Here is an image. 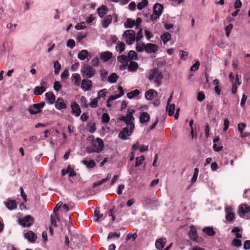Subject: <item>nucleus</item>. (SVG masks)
<instances>
[{"instance_id": "8", "label": "nucleus", "mask_w": 250, "mask_h": 250, "mask_svg": "<svg viewBox=\"0 0 250 250\" xmlns=\"http://www.w3.org/2000/svg\"><path fill=\"white\" fill-rule=\"evenodd\" d=\"M250 211V207L246 204H242L239 207L238 214L241 218H244L247 213Z\"/></svg>"}, {"instance_id": "37", "label": "nucleus", "mask_w": 250, "mask_h": 250, "mask_svg": "<svg viewBox=\"0 0 250 250\" xmlns=\"http://www.w3.org/2000/svg\"><path fill=\"white\" fill-rule=\"evenodd\" d=\"M135 112V110L133 109H128L127 111L125 117L127 119L129 120H135V118L133 116V114Z\"/></svg>"}, {"instance_id": "63", "label": "nucleus", "mask_w": 250, "mask_h": 250, "mask_svg": "<svg viewBox=\"0 0 250 250\" xmlns=\"http://www.w3.org/2000/svg\"><path fill=\"white\" fill-rule=\"evenodd\" d=\"M229 120L228 119H225L224 123V127L223 128L224 131H226L228 130L229 126Z\"/></svg>"}, {"instance_id": "55", "label": "nucleus", "mask_w": 250, "mask_h": 250, "mask_svg": "<svg viewBox=\"0 0 250 250\" xmlns=\"http://www.w3.org/2000/svg\"><path fill=\"white\" fill-rule=\"evenodd\" d=\"M136 50L139 52H143L144 50L145 51V44L142 43L141 45L137 44Z\"/></svg>"}, {"instance_id": "62", "label": "nucleus", "mask_w": 250, "mask_h": 250, "mask_svg": "<svg viewBox=\"0 0 250 250\" xmlns=\"http://www.w3.org/2000/svg\"><path fill=\"white\" fill-rule=\"evenodd\" d=\"M241 83H242L241 76L240 75L237 74L236 75L235 81L234 82V83H236V84H237L238 85H240Z\"/></svg>"}, {"instance_id": "53", "label": "nucleus", "mask_w": 250, "mask_h": 250, "mask_svg": "<svg viewBox=\"0 0 250 250\" xmlns=\"http://www.w3.org/2000/svg\"><path fill=\"white\" fill-rule=\"evenodd\" d=\"M99 99L97 98H96L92 100V101L90 103L89 105L91 108H95L98 105V102Z\"/></svg>"}, {"instance_id": "12", "label": "nucleus", "mask_w": 250, "mask_h": 250, "mask_svg": "<svg viewBox=\"0 0 250 250\" xmlns=\"http://www.w3.org/2000/svg\"><path fill=\"white\" fill-rule=\"evenodd\" d=\"M158 50V45L151 43L145 44V51L147 53H155Z\"/></svg>"}, {"instance_id": "19", "label": "nucleus", "mask_w": 250, "mask_h": 250, "mask_svg": "<svg viewBox=\"0 0 250 250\" xmlns=\"http://www.w3.org/2000/svg\"><path fill=\"white\" fill-rule=\"evenodd\" d=\"M189 237L191 239L195 241L198 242V234L196 229L192 226L190 228V230L188 233Z\"/></svg>"}, {"instance_id": "23", "label": "nucleus", "mask_w": 250, "mask_h": 250, "mask_svg": "<svg viewBox=\"0 0 250 250\" xmlns=\"http://www.w3.org/2000/svg\"><path fill=\"white\" fill-rule=\"evenodd\" d=\"M139 67L138 64L134 61H130L129 64H128V70L131 72H135Z\"/></svg>"}, {"instance_id": "51", "label": "nucleus", "mask_w": 250, "mask_h": 250, "mask_svg": "<svg viewBox=\"0 0 250 250\" xmlns=\"http://www.w3.org/2000/svg\"><path fill=\"white\" fill-rule=\"evenodd\" d=\"M137 234L136 233H128L126 237V240L127 241L128 240L132 238L133 240H135L137 238Z\"/></svg>"}, {"instance_id": "20", "label": "nucleus", "mask_w": 250, "mask_h": 250, "mask_svg": "<svg viewBox=\"0 0 250 250\" xmlns=\"http://www.w3.org/2000/svg\"><path fill=\"white\" fill-rule=\"evenodd\" d=\"M166 241L167 240L165 238L158 239L155 242L156 248L160 250H162L165 245Z\"/></svg>"}, {"instance_id": "18", "label": "nucleus", "mask_w": 250, "mask_h": 250, "mask_svg": "<svg viewBox=\"0 0 250 250\" xmlns=\"http://www.w3.org/2000/svg\"><path fill=\"white\" fill-rule=\"evenodd\" d=\"M88 57L91 58L92 57V55L91 54L89 53V52L86 50H82L79 53L78 55V59L83 61Z\"/></svg>"}, {"instance_id": "60", "label": "nucleus", "mask_w": 250, "mask_h": 250, "mask_svg": "<svg viewBox=\"0 0 250 250\" xmlns=\"http://www.w3.org/2000/svg\"><path fill=\"white\" fill-rule=\"evenodd\" d=\"M62 85L59 81L55 82L54 83V89L55 91H59Z\"/></svg>"}, {"instance_id": "47", "label": "nucleus", "mask_w": 250, "mask_h": 250, "mask_svg": "<svg viewBox=\"0 0 250 250\" xmlns=\"http://www.w3.org/2000/svg\"><path fill=\"white\" fill-rule=\"evenodd\" d=\"M56 219L59 220L58 214L55 213L54 216L51 215V218H50L51 223L53 226H54L55 227L57 226Z\"/></svg>"}, {"instance_id": "33", "label": "nucleus", "mask_w": 250, "mask_h": 250, "mask_svg": "<svg viewBox=\"0 0 250 250\" xmlns=\"http://www.w3.org/2000/svg\"><path fill=\"white\" fill-rule=\"evenodd\" d=\"M167 111L168 113V115L172 116L174 113L175 104H170L167 105Z\"/></svg>"}, {"instance_id": "2", "label": "nucleus", "mask_w": 250, "mask_h": 250, "mask_svg": "<svg viewBox=\"0 0 250 250\" xmlns=\"http://www.w3.org/2000/svg\"><path fill=\"white\" fill-rule=\"evenodd\" d=\"M164 9V6L160 3H157L154 4L153 9V14L150 15L149 21L147 20V22L156 21L162 14Z\"/></svg>"}, {"instance_id": "54", "label": "nucleus", "mask_w": 250, "mask_h": 250, "mask_svg": "<svg viewBox=\"0 0 250 250\" xmlns=\"http://www.w3.org/2000/svg\"><path fill=\"white\" fill-rule=\"evenodd\" d=\"M120 98V96H118L117 94H116L115 95H111L110 96L108 99H107V106L108 107H109L110 105H109L108 103L110 102H111L112 101H113L114 100H116L118 98Z\"/></svg>"}, {"instance_id": "49", "label": "nucleus", "mask_w": 250, "mask_h": 250, "mask_svg": "<svg viewBox=\"0 0 250 250\" xmlns=\"http://www.w3.org/2000/svg\"><path fill=\"white\" fill-rule=\"evenodd\" d=\"M80 100L82 103V105L85 108H87L88 104H87L86 98L84 96H82L80 98Z\"/></svg>"}, {"instance_id": "31", "label": "nucleus", "mask_w": 250, "mask_h": 250, "mask_svg": "<svg viewBox=\"0 0 250 250\" xmlns=\"http://www.w3.org/2000/svg\"><path fill=\"white\" fill-rule=\"evenodd\" d=\"M125 44L123 42L118 41L116 46V50L119 52L120 54L125 50Z\"/></svg>"}, {"instance_id": "44", "label": "nucleus", "mask_w": 250, "mask_h": 250, "mask_svg": "<svg viewBox=\"0 0 250 250\" xmlns=\"http://www.w3.org/2000/svg\"><path fill=\"white\" fill-rule=\"evenodd\" d=\"M102 122L104 124L107 123L109 122L110 117L108 113H104L102 116Z\"/></svg>"}, {"instance_id": "50", "label": "nucleus", "mask_w": 250, "mask_h": 250, "mask_svg": "<svg viewBox=\"0 0 250 250\" xmlns=\"http://www.w3.org/2000/svg\"><path fill=\"white\" fill-rule=\"evenodd\" d=\"M232 245L236 247H240L242 245L241 241L239 239H234L232 242Z\"/></svg>"}, {"instance_id": "16", "label": "nucleus", "mask_w": 250, "mask_h": 250, "mask_svg": "<svg viewBox=\"0 0 250 250\" xmlns=\"http://www.w3.org/2000/svg\"><path fill=\"white\" fill-rule=\"evenodd\" d=\"M55 107L58 110H62V109L66 108V104L64 103V101L62 98H58L55 102Z\"/></svg>"}, {"instance_id": "61", "label": "nucleus", "mask_w": 250, "mask_h": 250, "mask_svg": "<svg viewBox=\"0 0 250 250\" xmlns=\"http://www.w3.org/2000/svg\"><path fill=\"white\" fill-rule=\"evenodd\" d=\"M85 28V23L84 22H82L79 23H77L75 25V28L77 30H81L84 29Z\"/></svg>"}, {"instance_id": "27", "label": "nucleus", "mask_w": 250, "mask_h": 250, "mask_svg": "<svg viewBox=\"0 0 250 250\" xmlns=\"http://www.w3.org/2000/svg\"><path fill=\"white\" fill-rule=\"evenodd\" d=\"M107 8L105 5H103L97 9V12L100 17L102 18L107 12Z\"/></svg>"}, {"instance_id": "36", "label": "nucleus", "mask_w": 250, "mask_h": 250, "mask_svg": "<svg viewBox=\"0 0 250 250\" xmlns=\"http://www.w3.org/2000/svg\"><path fill=\"white\" fill-rule=\"evenodd\" d=\"M118 61L122 63H128L129 59L126 55H122L117 57Z\"/></svg>"}, {"instance_id": "7", "label": "nucleus", "mask_w": 250, "mask_h": 250, "mask_svg": "<svg viewBox=\"0 0 250 250\" xmlns=\"http://www.w3.org/2000/svg\"><path fill=\"white\" fill-rule=\"evenodd\" d=\"M20 224L23 227H29L34 223V219L30 215H27L19 221Z\"/></svg>"}, {"instance_id": "30", "label": "nucleus", "mask_w": 250, "mask_h": 250, "mask_svg": "<svg viewBox=\"0 0 250 250\" xmlns=\"http://www.w3.org/2000/svg\"><path fill=\"white\" fill-rule=\"evenodd\" d=\"M46 90L45 86H36L34 88V94L36 95H41Z\"/></svg>"}, {"instance_id": "11", "label": "nucleus", "mask_w": 250, "mask_h": 250, "mask_svg": "<svg viewBox=\"0 0 250 250\" xmlns=\"http://www.w3.org/2000/svg\"><path fill=\"white\" fill-rule=\"evenodd\" d=\"M92 86V82L91 80L86 79H83L81 83V88L84 91L90 90Z\"/></svg>"}, {"instance_id": "59", "label": "nucleus", "mask_w": 250, "mask_h": 250, "mask_svg": "<svg viewBox=\"0 0 250 250\" xmlns=\"http://www.w3.org/2000/svg\"><path fill=\"white\" fill-rule=\"evenodd\" d=\"M200 66V62L199 61H197L194 64H193L190 67V71H194L199 69Z\"/></svg>"}, {"instance_id": "14", "label": "nucleus", "mask_w": 250, "mask_h": 250, "mask_svg": "<svg viewBox=\"0 0 250 250\" xmlns=\"http://www.w3.org/2000/svg\"><path fill=\"white\" fill-rule=\"evenodd\" d=\"M24 236L25 239H27L31 243H34L37 238L36 235L31 230L24 233Z\"/></svg>"}, {"instance_id": "41", "label": "nucleus", "mask_w": 250, "mask_h": 250, "mask_svg": "<svg viewBox=\"0 0 250 250\" xmlns=\"http://www.w3.org/2000/svg\"><path fill=\"white\" fill-rule=\"evenodd\" d=\"M129 61L130 60H136L137 58V54L134 50H130L127 56Z\"/></svg>"}, {"instance_id": "24", "label": "nucleus", "mask_w": 250, "mask_h": 250, "mask_svg": "<svg viewBox=\"0 0 250 250\" xmlns=\"http://www.w3.org/2000/svg\"><path fill=\"white\" fill-rule=\"evenodd\" d=\"M112 18L111 15H109L104 17V21L102 22V25L104 28H107L111 22Z\"/></svg>"}, {"instance_id": "52", "label": "nucleus", "mask_w": 250, "mask_h": 250, "mask_svg": "<svg viewBox=\"0 0 250 250\" xmlns=\"http://www.w3.org/2000/svg\"><path fill=\"white\" fill-rule=\"evenodd\" d=\"M66 45L67 46L69 47L71 49L73 48L75 45V41L73 39L68 40L67 42Z\"/></svg>"}, {"instance_id": "9", "label": "nucleus", "mask_w": 250, "mask_h": 250, "mask_svg": "<svg viewBox=\"0 0 250 250\" xmlns=\"http://www.w3.org/2000/svg\"><path fill=\"white\" fill-rule=\"evenodd\" d=\"M226 219L229 222L233 221L235 218L234 213L233 212L232 208L230 206H228L225 208Z\"/></svg>"}, {"instance_id": "42", "label": "nucleus", "mask_w": 250, "mask_h": 250, "mask_svg": "<svg viewBox=\"0 0 250 250\" xmlns=\"http://www.w3.org/2000/svg\"><path fill=\"white\" fill-rule=\"evenodd\" d=\"M140 94V91L138 89L131 91L127 94V97L129 99H132V98L138 96Z\"/></svg>"}, {"instance_id": "32", "label": "nucleus", "mask_w": 250, "mask_h": 250, "mask_svg": "<svg viewBox=\"0 0 250 250\" xmlns=\"http://www.w3.org/2000/svg\"><path fill=\"white\" fill-rule=\"evenodd\" d=\"M134 121V120H129V119H127V121L124 122L126 125V127H128L129 129L130 133H132L135 127V125L133 123Z\"/></svg>"}, {"instance_id": "13", "label": "nucleus", "mask_w": 250, "mask_h": 250, "mask_svg": "<svg viewBox=\"0 0 250 250\" xmlns=\"http://www.w3.org/2000/svg\"><path fill=\"white\" fill-rule=\"evenodd\" d=\"M132 133H130V130L128 127H124L119 134V137L124 140L127 139V136H130Z\"/></svg>"}, {"instance_id": "25", "label": "nucleus", "mask_w": 250, "mask_h": 250, "mask_svg": "<svg viewBox=\"0 0 250 250\" xmlns=\"http://www.w3.org/2000/svg\"><path fill=\"white\" fill-rule=\"evenodd\" d=\"M71 79L74 81V84L76 86H79L81 83V76L78 73H74L72 75Z\"/></svg>"}, {"instance_id": "15", "label": "nucleus", "mask_w": 250, "mask_h": 250, "mask_svg": "<svg viewBox=\"0 0 250 250\" xmlns=\"http://www.w3.org/2000/svg\"><path fill=\"white\" fill-rule=\"evenodd\" d=\"M157 95V92L154 89H149L145 93V98L147 100H152L154 98L156 97Z\"/></svg>"}, {"instance_id": "56", "label": "nucleus", "mask_w": 250, "mask_h": 250, "mask_svg": "<svg viewBox=\"0 0 250 250\" xmlns=\"http://www.w3.org/2000/svg\"><path fill=\"white\" fill-rule=\"evenodd\" d=\"M106 89H103L98 92V95L97 98L99 100L101 97H105L106 96Z\"/></svg>"}, {"instance_id": "34", "label": "nucleus", "mask_w": 250, "mask_h": 250, "mask_svg": "<svg viewBox=\"0 0 250 250\" xmlns=\"http://www.w3.org/2000/svg\"><path fill=\"white\" fill-rule=\"evenodd\" d=\"M82 163L85 165L88 168H93L96 166L95 162L94 160H91L89 161L86 160H83Z\"/></svg>"}, {"instance_id": "28", "label": "nucleus", "mask_w": 250, "mask_h": 250, "mask_svg": "<svg viewBox=\"0 0 250 250\" xmlns=\"http://www.w3.org/2000/svg\"><path fill=\"white\" fill-rule=\"evenodd\" d=\"M103 214L100 213V209L97 208L94 212V218L95 222L99 221L101 218L103 217Z\"/></svg>"}, {"instance_id": "6", "label": "nucleus", "mask_w": 250, "mask_h": 250, "mask_svg": "<svg viewBox=\"0 0 250 250\" xmlns=\"http://www.w3.org/2000/svg\"><path fill=\"white\" fill-rule=\"evenodd\" d=\"M123 36L126 38V42L128 44H133L135 40V32L131 30H126Z\"/></svg>"}, {"instance_id": "5", "label": "nucleus", "mask_w": 250, "mask_h": 250, "mask_svg": "<svg viewBox=\"0 0 250 250\" xmlns=\"http://www.w3.org/2000/svg\"><path fill=\"white\" fill-rule=\"evenodd\" d=\"M45 103L42 102L39 104H34L28 107V111L31 115H35L40 113L41 109L44 106Z\"/></svg>"}, {"instance_id": "45", "label": "nucleus", "mask_w": 250, "mask_h": 250, "mask_svg": "<svg viewBox=\"0 0 250 250\" xmlns=\"http://www.w3.org/2000/svg\"><path fill=\"white\" fill-rule=\"evenodd\" d=\"M145 160V157L141 155L140 157H138L136 158L135 167H137L142 164L143 161Z\"/></svg>"}, {"instance_id": "46", "label": "nucleus", "mask_w": 250, "mask_h": 250, "mask_svg": "<svg viewBox=\"0 0 250 250\" xmlns=\"http://www.w3.org/2000/svg\"><path fill=\"white\" fill-rule=\"evenodd\" d=\"M162 39L163 41V42L166 43V42L170 40L171 34L168 32L165 33L162 36Z\"/></svg>"}, {"instance_id": "17", "label": "nucleus", "mask_w": 250, "mask_h": 250, "mask_svg": "<svg viewBox=\"0 0 250 250\" xmlns=\"http://www.w3.org/2000/svg\"><path fill=\"white\" fill-rule=\"evenodd\" d=\"M150 116L146 112L143 111L141 113L140 116V122L141 124H145L148 122L150 120Z\"/></svg>"}, {"instance_id": "26", "label": "nucleus", "mask_w": 250, "mask_h": 250, "mask_svg": "<svg viewBox=\"0 0 250 250\" xmlns=\"http://www.w3.org/2000/svg\"><path fill=\"white\" fill-rule=\"evenodd\" d=\"M203 231L209 236H213L215 235V231L213 228L211 227H206L203 229Z\"/></svg>"}, {"instance_id": "3", "label": "nucleus", "mask_w": 250, "mask_h": 250, "mask_svg": "<svg viewBox=\"0 0 250 250\" xmlns=\"http://www.w3.org/2000/svg\"><path fill=\"white\" fill-rule=\"evenodd\" d=\"M163 78L162 71L158 68H154L150 71L149 79L153 80L158 86L162 83V80Z\"/></svg>"}, {"instance_id": "10", "label": "nucleus", "mask_w": 250, "mask_h": 250, "mask_svg": "<svg viewBox=\"0 0 250 250\" xmlns=\"http://www.w3.org/2000/svg\"><path fill=\"white\" fill-rule=\"evenodd\" d=\"M71 114L76 117H78L81 113V109L79 105L76 102H72L71 104Z\"/></svg>"}, {"instance_id": "39", "label": "nucleus", "mask_w": 250, "mask_h": 250, "mask_svg": "<svg viewBox=\"0 0 250 250\" xmlns=\"http://www.w3.org/2000/svg\"><path fill=\"white\" fill-rule=\"evenodd\" d=\"M135 24V21L132 20L131 19H127L126 22L125 23V26L126 28H132Z\"/></svg>"}, {"instance_id": "43", "label": "nucleus", "mask_w": 250, "mask_h": 250, "mask_svg": "<svg viewBox=\"0 0 250 250\" xmlns=\"http://www.w3.org/2000/svg\"><path fill=\"white\" fill-rule=\"evenodd\" d=\"M148 1L147 0H143L141 2L137 4V8L139 10H142L148 4Z\"/></svg>"}, {"instance_id": "48", "label": "nucleus", "mask_w": 250, "mask_h": 250, "mask_svg": "<svg viewBox=\"0 0 250 250\" xmlns=\"http://www.w3.org/2000/svg\"><path fill=\"white\" fill-rule=\"evenodd\" d=\"M120 236V233H117L116 232H109L108 236H107V239H112V238H119Z\"/></svg>"}, {"instance_id": "1", "label": "nucleus", "mask_w": 250, "mask_h": 250, "mask_svg": "<svg viewBox=\"0 0 250 250\" xmlns=\"http://www.w3.org/2000/svg\"><path fill=\"white\" fill-rule=\"evenodd\" d=\"M91 144V146L87 147L86 148V151L88 153H100L103 150L104 147V142L100 138L92 140Z\"/></svg>"}, {"instance_id": "64", "label": "nucleus", "mask_w": 250, "mask_h": 250, "mask_svg": "<svg viewBox=\"0 0 250 250\" xmlns=\"http://www.w3.org/2000/svg\"><path fill=\"white\" fill-rule=\"evenodd\" d=\"M244 249L245 250L250 249V240H246L244 243Z\"/></svg>"}, {"instance_id": "38", "label": "nucleus", "mask_w": 250, "mask_h": 250, "mask_svg": "<svg viewBox=\"0 0 250 250\" xmlns=\"http://www.w3.org/2000/svg\"><path fill=\"white\" fill-rule=\"evenodd\" d=\"M54 73L55 75H57L59 73L60 69L61 68V64L58 61H55L54 62Z\"/></svg>"}, {"instance_id": "40", "label": "nucleus", "mask_w": 250, "mask_h": 250, "mask_svg": "<svg viewBox=\"0 0 250 250\" xmlns=\"http://www.w3.org/2000/svg\"><path fill=\"white\" fill-rule=\"evenodd\" d=\"M246 127V124L244 123H240L238 125V130L241 133V137L244 138L245 135H244L243 131Z\"/></svg>"}, {"instance_id": "22", "label": "nucleus", "mask_w": 250, "mask_h": 250, "mask_svg": "<svg viewBox=\"0 0 250 250\" xmlns=\"http://www.w3.org/2000/svg\"><path fill=\"white\" fill-rule=\"evenodd\" d=\"M4 203L7 208L9 210L14 209L17 207L16 202L14 200L8 199L7 201L5 202Z\"/></svg>"}, {"instance_id": "57", "label": "nucleus", "mask_w": 250, "mask_h": 250, "mask_svg": "<svg viewBox=\"0 0 250 250\" xmlns=\"http://www.w3.org/2000/svg\"><path fill=\"white\" fill-rule=\"evenodd\" d=\"M101 72V79L103 81H105L108 75V72L105 69H102Z\"/></svg>"}, {"instance_id": "35", "label": "nucleus", "mask_w": 250, "mask_h": 250, "mask_svg": "<svg viewBox=\"0 0 250 250\" xmlns=\"http://www.w3.org/2000/svg\"><path fill=\"white\" fill-rule=\"evenodd\" d=\"M119 76L115 73L111 74L107 78V81L110 83H115Z\"/></svg>"}, {"instance_id": "58", "label": "nucleus", "mask_w": 250, "mask_h": 250, "mask_svg": "<svg viewBox=\"0 0 250 250\" xmlns=\"http://www.w3.org/2000/svg\"><path fill=\"white\" fill-rule=\"evenodd\" d=\"M205 98V95L203 92H199L197 95V100L199 102H202Z\"/></svg>"}, {"instance_id": "4", "label": "nucleus", "mask_w": 250, "mask_h": 250, "mask_svg": "<svg viewBox=\"0 0 250 250\" xmlns=\"http://www.w3.org/2000/svg\"><path fill=\"white\" fill-rule=\"evenodd\" d=\"M83 77L89 79L94 76L96 74V70L90 65L84 64L81 70Z\"/></svg>"}, {"instance_id": "21", "label": "nucleus", "mask_w": 250, "mask_h": 250, "mask_svg": "<svg viewBox=\"0 0 250 250\" xmlns=\"http://www.w3.org/2000/svg\"><path fill=\"white\" fill-rule=\"evenodd\" d=\"M112 57V53L109 51H105L101 53L100 54V58L104 62H107Z\"/></svg>"}, {"instance_id": "29", "label": "nucleus", "mask_w": 250, "mask_h": 250, "mask_svg": "<svg viewBox=\"0 0 250 250\" xmlns=\"http://www.w3.org/2000/svg\"><path fill=\"white\" fill-rule=\"evenodd\" d=\"M46 98L51 104H53L56 100V97L52 92H48L45 93Z\"/></svg>"}]
</instances>
